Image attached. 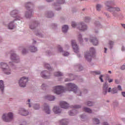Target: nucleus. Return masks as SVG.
Segmentation results:
<instances>
[{"mask_svg": "<svg viewBox=\"0 0 125 125\" xmlns=\"http://www.w3.org/2000/svg\"><path fill=\"white\" fill-rule=\"evenodd\" d=\"M105 80L109 83H113V82H114V79H113V78H110L109 76H107Z\"/></svg>", "mask_w": 125, "mask_h": 125, "instance_id": "c9c22d12", "label": "nucleus"}, {"mask_svg": "<svg viewBox=\"0 0 125 125\" xmlns=\"http://www.w3.org/2000/svg\"><path fill=\"white\" fill-rule=\"evenodd\" d=\"M53 111L55 114H61V112H62L60 107L57 105L54 106Z\"/></svg>", "mask_w": 125, "mask_h": 125, "instance_id": "a211bd4d", "label": "nucleus"}, {"mask_svg": "<svg viewBox=\"0 0 125 125\" xmlns=\"http://www.w3.org/2000/svg\"><path fill=\"white\" fill-rule=\"evenodd\" d=\"M104 53H107V49L106 48H104Z\"/></svg>", "mask_w": 125, "mask_h": 125, "instance_id": "5fc2aeb1", "label": "nucleus"}, {"mask_svg": "<svg viewBox=\"0 0 125 125\" xmlns=\"http://www.w3.org/2000/svg\"><path fill=\"white\" fill-rule=\"evenodd\" d=\"M71 45L75 53H79V46L75 40H71Z\"/></svg>", "mask_w": 125, "mask_h": 125, "instance_id": "f8f14e48", "label": "nucleus"}, {"mask_svg": "<svg viewBox=\"0 0 125 125\" xmlns=\"http://www.w3.org/2000/svg\"><path fill=\"white\" fill-rule=\"evenodd\" d=\"M58 48L59 51H60V52H62L63 56H69V55H70V53L69 52L63 51V49H62V47H61V46L59 45L58 46Z\"/></svg>", "mask_w": 125, "mask_h": 125, "instance_id": "6ab92c4d", "label": "nucleus"}, {"mask_svg": "<svg viewBox=\"0 0 125 125\" xmlns=\"http://www.w3.org/2000/svg\"><path fill=\"white\" fill-rule=\"evenodd\" d=\"M90 19L88 17H86L85 18V20L86 22H88V21H89Z\"/></svg>", "mask_w": 125, "mask_h": 125, "instance_id": "de8ad7c7", "label": "nucleus"}, {"mask_svg": "<svg viewBox=\"0 0 125 125\" xmlns=\"http://www.w3.org/2000/svg\"><path fill=\"white\" fill-rule=\"evenodd\" d=\"M115 83H116L117 84H118V83H120V81L117 79H116L115 80Z\"/></svg>", "mask_w": 125, "mask_h": 125, "instance_id": "603ef678", "label": "nucleus"}, {"mask_svg": "<svg viewBox=\"0 0 125 125\" xmlns=\"http://www.w3.org/2000/svg\"><path fill=\"white\" fill-rule=\"evenodd\" d=\"M64 3H65V0H57L56 2L54 3V5L56 6V10L58 11L61 10V7L57 8V6H59V4H64Z\"/></svg>", "mask_w": 125, "mask_h": 125, "instance_id": "2eb2a0df", "label": "nucleus"}, {"mask_svg": "<svg viewBox=\"0 0 125 125\" xmlns=\"http://www.w3.org/2000/svg\"><path fill=\"white\" fill-rule=\"evenodd\" d=\"M77 113V110H76L75 109H73L72 110H70L69 112V114L70 115V116H75V115H76Z\"/></svg>", "mask_w": 125, "mask_h": 125, "instance_id": "473e14b6", "label": "nucleus"}, {"mask_svg": "<svg viewBox=\"0 0 125 125\" xmlns=\"http://www.w3.org/2000/svg\"><path fill=\"white\" fill-rule=\"evenodd\" d=\"M40 75L42 78L43 79H49L50 77V74L46 70H43L40 73Z\"/></svg>", "mask_w": 125, "mask_h": 125, "instance_id": "4468645a", "label": "nucleus"}, {"mask_svg": "<svg viewBox=\"0 0 125 125\" xmlns=\"http://www.w3.org/2000/svg\"><path fill=\"white\" fill-rule=\"evenodd\" d=\"M108 44L109 45L110 49H112L113 47H114V45H115V42L112 41H109Z\"/></svg>", "mask_w": 125, "mask_h": 125, "instance_id": "2f4dec72", "label": "nucleus"}, {"mask_svg": "<svg viewBox=\"0 0 125 125\" xmlns=\"http://www.w3.org/2000/svg\"><path fill=\"white\" fill-rule=\"evenodd\" d=\"M83 110L84 112H87V113H89L90 114H91V113H92V110L87 107H84L83 108Z\"/></svg>", "mask_w": 125, "mask_h": 125, "instance_id": "f704fd0d", "label": "nucleus"}, {"mask_svg": "<svg viewBox=\"0 0 125 125\" xmlns=\"http://www.w3.org/2000/svg\"><path fill=\"white\" fill-rule=\"evenodd\" d=\"M38 25H39V22H38V21H36V22H34L30 23L29 27H30V28L31 29V30H34V29H35V28H36L37 26H38Z\"/></svg>", "mask_w": 125, "mask_h": 125, "instance_id": "5701e85b", "label": "nucleus"}, {"mask_svg": "<svg viewBox=\"0 0 125 125\" xmlns=\"http://www.w3.org/2000/svg\"><path fill=\"white\" fill-rule=\"evenodd\" d=\"M44 67L50 71L51 70V67H50V65L48 63H45L44 64Z\"/></svg>", "mask_w": 125, "mask_h": 125, "instance_id": "a19ab883", "label": "nucleus"}, {"mask_svg": "<svg viewBox=\"0 0 125 125\" xmlns=\"http://www.w3.org/2000/svg\"><path fill=\"white\" fill-rule=\"evenodd\" d=\"M45 17L48 18H51V17H53V16H54V14L52 11H48L45 13Z\"/></svg>", "mask_w": 125, "mask_h": 125, "instance_id": "b1692460", "label": "nucleus"}, {"mask_svg": "<svg viewBox=\"0 0 125 125\" xmlns=\"http://www.w3.org/2000/svg\"><path fill=\"white\" fill-rule=\"evenodd\" d=\"M28 82H29V78L28 77L23 76L19 80V85L21 87H26Z\"/></svg>", "mask_w": 125, "mask_h": 125, "instance_id": "6e6552de", "label": "nucleus"}, {"mask_svg": "<svg viewBox=\"0 0 125 125\" xmlns=\"http://www.w3.org/2000/svg\"><path fill=\"white\" fill-rule=\"evenodd\" d=\"M53 0H46V1H47L48 2H50V1H52Z\"/></svg>", "mask_w": 125, "mask_h": 125, "instance_id": "bf43d9fd", "label": "nucleus"}, {"mask_svg": "<svg viewBox=\"0 0 125 125\" xmlns=\"http://www.w3.org/2000/svg\"><path fill=\"white\" fill-rule=\"evenodd\" d=\"M53 26H55V27H56V26H57V24H53Z\"/></svg>", "mask_w": 125, "mask_h": 125, "instance_id": "69168bd1", "label": "nucleus"}, {"mask_svg": "<svg viewBox=\"0 0 125 125\" xmlns=\"http://www.w3.org/2000/svg\"><path fill=\"white\" fill-rule=\"evenodd\" d=\"M65 90L67 91H73L74 93H76L77 95L81 96L82 95V92L79 88H78V86L75 84L74 83H69L66 84L65 89L62 85L54 86L52 88V91L56 94H61L63 93Z\"/></svg>", "mask_w": 125, "mask_h": 125, "instance_id": "f257e3e1", "label": "nucleus"}, {"mask_svg": "<svg viewBox=\"0 0 125 125\" xmlns=\"http://www.w3.org/2000/svg\"><path fill=\"white\" fill-rule=\"evenodd\" d=\"M14 22L15 20L11 21L8 24V29L9 30H13L15 28V25L14 24Z\"/></svg>", "mask_w": 125, "mask_h": 125, "instance_id": "aec40b11", "label": "nucleus"}, {"mask_svg": "<svg viewBox=\"0 0 125 125\" xmlns=\"http://www.w3.org/2000/svg\"><path fill=\"white\" fill-rule=\"evenodd\" d=\"M117 89L118 90H122V86L120 85H119L118 86H117Z\"/></svg>", "mask_w": 125, "mask_h": 125, "instance_id": "3c124183", "label": "nucleus"}, {"mask_svg": "<svg viewBox=\"0 0 125 125\" xmlns=\"http://www.w3.org/2000/svg\"><path fill=\"white\" fill-rule=\"evenodd\" d=\"M16 19L14 20L15 21H16L17 20H21L23 17H22V16L21 15H17L16 17L14 18Z\"/></svg>", "mask_w": 125, "mask_h": 125, "instance_id": "4c0bfd02", "label": "nucleus"}, {"mask_svg": "<svg viewBox=\"0 0 125 125\" xmlns=\"http://www.w3.org/2000/svg\"><path fill=\"white\" fill-rule=\"evenodd\" d=\"M27 123H26V122H23L21 124V125H26Z\"/></svg>", "mask_w": 125, "mask_h": 125, "instance_id": "4d7b16f0", "label": "nucleus"}, {"mask_svg": "<svg viewBox=\"0 0 125 125\" xmlns=\"http://www.w3.org/2000/svg\"><path fill=\"white\" fill-rule=\"evenodd\" d=\"M54 75L56 77H61L63 76V73H62V72H57L55 73Z\"/></svg>", "mask_w": 125, "mask_h": 125, "instance_id": "58836bf2", "label": "nucleus"}, {"mask_svg": "<svg viewBox=\"0 0 125 125\" xmlns=\"http://www.w3.org/2000/svg\"><path fill=\"white\" fill-rule=\"evenodd\" d=\"M0 90L1 92H3V90H4V84L2 80L0 81Z\"/></svg>", "mask_w": 125, "mask_h": 125, "instance_id": "c756f323", "label": "nucleus"}, {"mask_svg": "<svg viewBox=\"0 0 125 125\" xmlns=\"http://www.w3.org/2000/svg\"><path fill=\"white\" fill-rule=\"evenodd\" d=\"M18 13H19L18 10H14L10 12V15L12 17L15 18L17 16L16 14H18Z\"/></svg>", "mask_w": 125, "mask_h": 125, "instance_id": "a878e982", "label": "nucleus"}, {"mask_svg": "<svg viewBox=\"0 0 125 125\" xmlns=\"http://www.w3.org/2000/svg\"><path fill=\"white\" fill-rule=\"evenodd\" d=\"M36 41L35 40H33V44H35V43H36Z\"/></svg>", "mask_w": 125, "mask_h": 125, "instance_id": "052dcab7", "label": "nucleus"}, {"mask_svg": "<svg viewBox=\"0 0 125 125\" xmlns=\"http://www.w3.org/2000/svg\"><path fill=\"white\" fill-rule=\"evenodd\" d=\"M29 49L31 52H36V51H38V48L35 46H30L29 47Z\"/></svg>", "mask_w": 125, "mask_h": 125, "instance_id": "bb28decb", "label": "nucleus"}, {"mask_svg": "<svg viewBox=\"0 0 125 125\" xmlns=\"http://www.w3.org/2000/svg\"><path fill=\"white\" fill-rule=\"evenodd\" d=\"M77 29L79 30V31L84 32V31H86V30H87V25H86V24H85L83 22H80L79 23Z\"/></svg>", "mask_w": 125, "mask_h": 125, "instance_id": "9b49d317", "label": "nucleus"}, {"mask_svg": "<svg viewBox=\"0 0 125 125\" xmlns=\"http://www.w3.org/2000/svg\"><path fill=\"white\" fill-rule=\"evenodd\" d=\"M96 53V49L94 47H90L89 51H86L84 54V57L88 62L92 60V57Z\"/></svg>", "mask_w": 125, "mask_h": 125, "instance_id": "7ed1b4c3", "label": "nucleus"}, {"mask_svg": "<svg viewBox=\"0 0 125 125\" xmlns=\"http://www.w3.org/2000/svg\"><path fill=\"white\" fill-rule=\"evenodd\" d=\"M1 120L5 123H9L13 120V113L12 112H8L3 114L1 116Z\"/></svg>", "mask_w": 125, "mask_h": 125, "instance_id": "39448f33", "label": "nucleus"}, {"mask_svg": "<svg viewBox=\"0 0 125 125\" xmlns=\"http://www.w3.org/2000/svg\"><path fill=\"white\" fill-rule=\"evenodd\" d=\"M107 92H110L112 94H115V93L118 92V90L116 87H114L112 89L111 87H109L108 83H105L104 84L103 94H107Z\"/></svg>", "mask_w": 125, "mask_h": 125, "instance_id": "20e7f679", "label": "nucleus"}, {"mask_svg": "<svg viewBox=\"0 0 125 125\" xmlns=\"http://www.w3.org/2000/svg\"><path fill=\"white\" fill-rule=\"evenodd\" d=\"M93 122L95 125H99V123L100 122L99 121V120H98L97 118H95L93 119Z\"/></svg>", "mask_w": 125, "mask_h": 125, "instance_id": "ea45409f", "label": "nucleus"}, {"mask_svg": "<svg viewBox=\"0 0 125 125\" xmlns=\"http://www.w3.org/2000/svg\"><path fill=\"white\" fill-rule=\"evenodd\" d=\"M84 41H85V42H88V39L87 38H84Z\"/></svg>", "mask_w": 125, "mask_h": 125, "instance_id": "13d9d810", "label": "nucleus"}, {"mask_svg": "<svg viewBox=\"0 0 125 125\" xmlns=\"http://www.w3.org/2000/svg\"><path fill=\"white\" fill-rule=\"evenodd\" d=\"M81 118H82V119L83 118V115H81Z\"/></svg>", "mask_w": 125, "mask_h": 125, "instance_id": "338daca9", "label": "nucleus"}, {"mask_svg": "<svg viewBox=\"0 0 125 125\" xmlns=\"http://www.w3.org/2000/svg\"><path fill=\"white\" fill-rule=\"evenodd\" d=\"M18 114L21 116H28L29 115V111L24 108H21L18 110Z\"/></svg>", "mask_w": 125, "mask_h": 125, "instance_id": "ddd939ff", "label": "nucleus"}, {"mask_svg": "<svg viewBox=\"0 0 125 125\" xmlns=\"http://www.w3.org/2000/svg\"><path fill=\"white\" fill-rule=\"evenodd\" d=\"M0 68L2 69V71L4 72L5 75H11V68L8 67L7 63L5 62H1L0 63Z\"/></svg>", "mask_w": 125, "mask_h": 125, "instance_id": "0eeeda50", "label": "nucleus"}, {"mask_svg": "<svg viewBox=\"0 0 125 125\" xmlns=\"http://www.w3.org/2000/svg\"><path fill=\"white\" fill-rule=\"evenodd\" d=\"M90 42H92L93 45H98V40L96 37H93V36L90 37Z\"/></svg>", "mask_w": 125, "mask_h": 125, "instance_id": "f3484780", "label": "nucleus"}, {"mask_svg": "<svg viewBox=\"0 0 125 125\" xmlns=\"http://www.w3.org/2000/svg\"><path fill=\"white\" fill-rule=\"evenodd\" d=\"M122 94L124 97H125V92H122Z\"/></svg>", "mask_w": 125, "mask_h": 125, "instance_id": "6e6d98bb", "label": "nucleus"}, {"mask_svg": "<svg viewBox=\"0 0 125 125\" xmlns=\"http://www.w3.org/2000/svg\"><path fill=\"white\" fill-rule=\"evenodd\" d=\"M104 4L105 10L112 13L114 17L118 16V12L122 11L121 7L119 6L114 7V6L116 5V2L114 0L106 1L105 2Z\"/></svg>", "mask_w": 125, "mask_h": 125, "instance_id": "f03ea898", "label": "nucleus"}, {"mask_svg": "<svg viewBox=\"0 0 125 125\" xmlns=\"http://www.w3.org/2000/svg\"><path fill=\"white\" fill-rule=\"evenodd\" d=\"M122 51H125V46H123L122 48H121Z\"/></svg>", "mask_w": 125, "mask_h": 125, "instance_id": "864d4df0", "label": "nucleus"}, {"mask_svg": "<svg viewBox=\"0 0 125 125\" xmlns=\"http://www.w3.org/2000/svg\"><path fill=\"white\" fill-rule=\"evenodd\" d=\"M71 27L74 28H77V29H78V27H79V23L76 21H72Z\"/></svg>", "mask_w": 125, "mask_h": 125, "instance_id": "7c9ffc66", "label": "nucleus"}, {"mask_svg": "<svg viewBox=\"0 0 125 125\" xmlns=\"http://www.w3.org/2000/svg\"><path fill=\"white\" fill-rule=\"evenodd\" d=\"M60 123L62 125H68L69 124V120L66 119H62L60 121Z\"/></svg>", "mask_w": 125, "mask_h": 125, "instance_id": "393cba45", "label": "nucleus"}, {"mask_svg": "<svg viewBox=\"0 0 125 125\" xmlns=\"http://www.w3.org/2000/svg\"><path fill=\"white\" fill-rule=\"evenodd\" d=\"M44 99L49 101H54L55 100V97L51 95H47L44 96Z\"/></svg>", "mask_w": 125, "mask_h": 125, "instance_id": "412c9836", "label": "nucleus"}, {"mask_svg": "<svg viewBox=\"0 0 125 125\" xmlns=\"http://www.w3.org/2000/svg\"><path fill=\"white\" fill-rule=\"evenodd\" d=\"M59 81H61V79H59Z\"/></svg>", "mask_w": 125, "mask_h": 125, "instance_id": "774afa93", "label": "nucleus"}, {"mask_svg": "<svg viewBox=\"0 0 125 125\" xmlns=\"http://www.w3.org/2000/svg\"><path fill=\"white\" fill-rule=\"evenodd\" d=\"M104 77V75L103 74L100 75L99 77V79L101 83H104V80H103Z\"/></svg>", "mask_w": 125, "mask_h": 125, "instance_id": "79ce46f5", "label": "nucleus"}, {"mask_svg": "<svg viewBox=\"0 0 125 125\" xmlns=\"http://www.w3.org/2000/svg\"><path fill=\"white\" fill-rule=\"evenodd\" d=\"M68 30H69V26L67 25H64L62 26V31L63 33H67Z\"/></svg>", "mask_w": 125, "mask_h": 125, "instance_id": "cd10ccee", "label": "nucleus"}, {"mask_svg": "<svg viewBox=\"0 0 125 125\" xmlns=\"http://www.w3.org/2000/svg\"><path fill=\"white\" fill-rule=\"evenodd\" d=\"M113 105H118V103H114Z\"/></svg>", "mask_w": 125, "mask_h": 125, "instance_id": "e2e57ef3", "label": "nucleus"}, {"mask_svg": "<svg viewBox=\"0 0 125 125\" xmlns=\"http://www.w3.org/2000/svg\"><path fill=\"white\" fill-rule=\"evenodd\" d=\"M108 73L109 74H112V71H108Z\"/></svg>", "mask_w": 125, "mask_h": 125, "instance_id": "0e129e2a", "label": "nucleus"}, {"mask_svg": "<svg viewBox=\"0 0 125 125\" xmlns=\"http://www.w3.org/2000/svg\"><path fill=\"white\" fill-rule=\"evenodd\" d=\"M93 74H94V75H101V71H93Z\"/></svg>", "mask_w": 125, "mask_h": 125, "instance_id": "37998d69", "label": "nucleus"}, {"mask_svg": "<svg viewBox=\"0 0 125 125\" xmlns=\"http://www.w3.org/2000/svg\"><path fill=\"white\" fill-rule=\"evenodd\" d=\"M87 106H92L93 105V103L90 101H88L86 103Z\"/></svg>", "mask_w": 125, "mask_h": 125, "instance_id": "a18cd8bd", "label": "nucleus"}, {"mask_svg": "<svg viewBox=\"0 0 125 125\" xmlns=\"http://www.w3.org/2000/svg\"><path fill=\"white\" fill-rule=\"evenodd\" d=\"M68 77H69L70 78H66L65 79V82H70V81H73V78H74V75L72 74H69L67 75Z\"/></svg>", "mask_w": 125, "mask_h": 125, "instance_id": "c85d7f7f", "label": "nucleus"}, {"mask_svg": "<svg viewBox=\"0 0 125 125\" xmlns=\"http://www.w3.org/2000/svg\"><path fill=\"white\" fill-rule=\"evenodd\" d=\"M74 108H75L76 109H80V108H81V106L76 105L74 106Z\"/></svg>", "mask_w": 125, "mask_h": 125, "instance_id": "09e8293b", "label": "nucleus"}, {"mask_svg": "<svg viewBox=\"0 0 125 125\" xmlns=\"http://www.w3.org/2000/svg\"><path fill=\"white\" fill-rule=\"evenodd\" d=\"M33 3L32 2H27L25 3V7L27 9L28 11H26L24 13V16L26 18H31L33 15V10L30 9V6L32 5Z\"/></svg>", "mask_w": 125, "mask_h": 125, "instance_id": "423d86ee", "label": "nucleus"}, {"mask_svg": "<svg viewBox=\"0 0 125 125\" xmlns=\"http://www.w3.org/2000/svg\"><path fill=\"white\" fill-rule=\"evenodd\" d=\"M47 84H46V83H43L41 86L42 89H44V88H45V87H47Z\"/></svg>", "mask_w": 125, "mask_h": 125, "instance_id": "c03bdc74", "label": "nucleus"}, {"mask_svg": "<svg viewBox=\"0 0 125 125\" xmlns=\"http://www.w3.org/2000/svg\"><path fill=\"white\" fill-rule=\"evenodd\" d=\"M77 37L80 43H82L83 42V36L81 34H79Z\"/></svg>", "mask_w": 125, "mask_h": 125, "instance_id": "72a5a7b5", "label": "nucleus"}, {"mask_svg": "<svg viewBox=\"0 0 125 125\" xmlns=\"http://www.w3.org/2000/svg\"><path fill=\"white\" fill-rule=\"evenodd\" d=\"M10 59L12 61L9 62V64L10 65V66H13V62H15V63H19V62H20L19 56L16 55L15 53H11Z\"/></svg>", "mask_w": 125, "mask_h": 125, "instance_id": "1a4fd4ad", "label": "nucleus"}, {"mask_svg": "<svg viewBox=\"0 0 125 125\" xmlns=\"http://www.w3.org/2000/svg\"><path fill=\"white\" fill-rule=\"evenodd\" d=\"M60 106L62 109H68L70 107L69 104L65 101H61L60 102Z\"/></svg>", "mask_w": 125, "mask_h": 125, "instance_id": "dca6fc26", "label": "nucleus"}, {"mask_svg": "<svg viewBox=\"0 0 125 125\" xmlns=\"http://www.w3.org/2000/svg\"><path fill=\"white\" fill-rule=\"evenodd\" d=\"M22 54H26L27 53V49L24 48L22 51Z\"/></svg>", "mask_w": 125, "mask_h": 125, "instance_id": "49530a36", "label": "nucleus"}, {"mask_svg": "<svg viewBox=\"0 0 125 125\" xmlns=\"http://www.w3.org/2000/svg\"><path fill=\"white\" fill-rule=\"evenodd\" d=\"M121 70H125V65L123 64L122 66H121Z\"/></svg>", "mask_w": 125, "mask_h": 125, "instance_id": "8fccbe9b", "label": "nucleus"}, {"mask_svg": "<svg viewBox=\"0 0 125 125\" xmlns=\"http://www.w3.org/2000/svg\"><path fill=\"white\" fill-rule=\"evenodd\" d=\"M26 105L29 107V108H32V107H33L34 110H39V109H40V104H33L30 99H28L26 101Z\"/></svg>", "mask_w": 125, "mask_h": 125, "instance_id": "9d476101", "label": "nucleus"}, {"mask_svg": "<svg viewBox=\"0 0 125 125\" xmlns=\"http://www.w3.org/2000/svg\"><path fill=\"white\" fill-rule=\"evenodd\" d=\"M43 109L44 110L46 114H50V113H51V111H50V109L49 108V106H48V105L45 104L43 105Z\"/></svg>", "mask_w": 125, "mask_h": 125, "instance_id": "4be33fe9", "label": "nucleus"}, {"mask_svg": "<svg viewBox=\"0 0 125 125\" xmlns=\"http://www.w3.org/2000/svg\"><path fill=\"white\" fill-rule=\"evenodd\" d=\"M103 7V5L100 4H98L96 5V9L98 10V11H100L101 10V8Z\"/></svg>", "mask_w": 125, "mask_h": 125, "instance_id": "e433bc0d", "label": "nucleus"}, {"mask_svg": "<svg viewBox=\"0 0 125 125\" xmlns=\"http://www.w3.org/2000/svg\"><path fill=\"white\" fill-rule=\"evenodd\" d=\"M79 69L80 70H83V66H80Z\"/></svg>", "mask_w": 125, "mask_h": 125, "instance_id": "680f3d73", "label": "nucleus"}]
</instances>
